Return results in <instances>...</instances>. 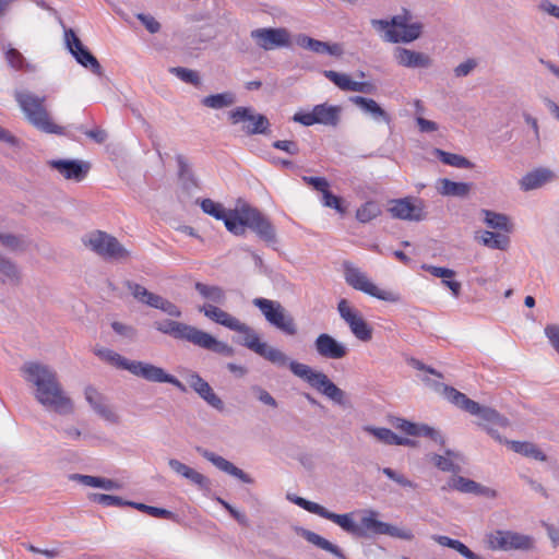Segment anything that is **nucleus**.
Returning a JSON list of instances; mask_svg holds the SVG:
<instances>
[{
  "instance_id": "f257e3e1",
  "label": "nucleus",
  "mask_w": 559,
  "mask_h": 559,
  "mask_svg": "<svg viewBox=\"0 0 559 559\" xmlns=\"http://www.w3.org/2000/svg\"><path fill=\"white\" fill-rule=\"evenodd\" d=\"M22 372L26 381L35 386V399L39 404L58 414L73 412V402L63 391L52 369L39 362H27L22 367Z\"/></svg>"
},
{
  "instance_id": "f03ea898",
  "label": "nucleus",
  "mask_w": 559,
  "mask_h": 559,
  "mask_svg": "<svg viewBox=\"0 0 559 559\" xmlns=\"http://www.w3.org/2000/svg\"><path fill=\"white\" fill-rule=\"evenodd\" d=\"M155 326L164 334L171 335L178 340H186L199 347L226 356H231L234 354V349L226 343L219 342L211 334L186 323L164 320L162 322H156Z\"/></svg>"
},
{
  "instance_id": "7ed1b4c3",
  "label": "nucleus",
  "mask_w": 559,
  "mask_h": 559,
  "mask_svg": "<svg viewBox=\"0 0 559 559\" xmlns=\"http://www.w3.org/2000/svg\"><path fill=\"white\" fill-rule=\"evenodd\" d=\"M444 395L449 402L460 409L471 415L479 416L480 421L478 425L484 427L492 438L500 442L502 441L495 427H507L509 424L507 418L490 407L479 405L452 386H444Z\"/></svg>"
},
{
  "instance_id": "20e7f679",
  "label": "nucleus",
  "mask_w": 559,
  "mask_h": 559,
  "mask_svg": "<svg viewBox=\"0 0 559 559\" xmlns=\"http://www.w3.org/2000/svg\"><path fill=\"white\" fill-rule=\"evenodd\" d=\"M371 25L379 32H383V39L389 43H411L416 40L423 31V25L412 22L411 14H403L389 20H371Z\"/></svg>"
},
{
  "instance_id": "39448f33",
  "label": "nucleus",
  "mask_w": 559,
  "mask_h": 559,
  "mask_svg": "<svg viewBox=\"0 0 559 559\" xmlns=\"http://www.w3.org/2000/svg\"><path fill=\"white\" fill-rule=\"evenodd\" d=\"M15 98L28 121L38 130L51 134L63 133V128L51 120L46 109V97L29 92H20Z\"/></svg>"
},
{
  "instance_id": "423d86ee",
  "label": "nucleus",
  "mask_w": 559,
  "mask_h": 559,
  "mask_svg": "<svg viewBox=\"0 0 559 559\" xmlns=\"http://www.w3.org/2000/svg\"><path fill=\"white\" fill-rule=\"evenodd\" d=\"M338 526L356 537L383 535L386 523L378 520V512L373 510L354 511L341 514Z\"/></svg>"
},
{
  "instance_id": "0eeeda50",
  "label": "nucleus",
  "mask_w": 559,
  "mask_h": 559,
  "mask_svg": "<svg viewBox=\"0 0 559 559\" xmlns=\"http://www.w3.org/2000/svg\"><path fill=\"white\" fill-rule=\"evenodd\" d=\"M292 372L305 380L313 389L337 404L344 403V392L334 384L325 373L313 370L310 366L298 361H290Z\"/></svg>"
},
{
  "instance_id": "6e6552de",
  "label": "nucleus",
  "mask_w": 559,
  "mask_h": 559,
  "mask_svg": "<svg viewBox=\"0 0 559 559\" xmlns=\"http://www.w3.org/2000/svg\"><path fill=\"white\" fill-rule=\"evenodd\" d=\"M343 266L345 282L354 289L374 297L379 300L390 302L400 301L399 294L379 288L359 267H356L349 262H345Z\"/></svg>"
},
{
  "instance_id": "1a4fd4ad",
  "label": "nucleus",
  "mask_w": 559,
  "mask_h": 559,
  "mask_svg": "<svg viewBox=\"0 0 559 559\" xmlns=\"http://www.w3.org/2000/svg\"><path fill=\"white\" fill-rule=\"evenodd\" d=\"M82 241L85 247L105 259L122 260L129 257L123 246L109 234L102 230H94L86 234Z\"/></svg>"
},
{
  "instance_id": "9d476101",
  "label": "nucleus",
  "mask_w": 559,
  "mask_h": 559,
  "mask_svg": "<svg viewBox=\"0 0 559 559\" xmlns=\"http://www.w3.org/2000/svg\"><path fill=\"white\" fill-rule=\"evenodd\" d=\"M253 305L263 313L266 321L287 335H295L297 326L294 318L286 313L284 307L278 302L266 298H254Z\"/></svg>"
},
{
  "instance_id": "9b49d317",
  "label": "nucleus",
  "mask_w": 559,
  "mask_h": 559,
  "mask_svg": "<svg viewBox=\"0 0 559 559\" xmlns=\"http://www.w3.org/2000/svg\"><path fill=\"white\" fill-rule=\"evenodd\" d=\"M342 108L326 103L316 105L311 111H298L293 120L302 126L324 124L335 127L340 121Z\"/></svg>"
},
{
  "instance_id": "f8f14e48",
  "label": "nucleus",
  "mask_w": 559,
  "mask_h": 559,
  "mask_svg": "<svg viewBox=\"0 0 559 559\" xmlns=\"http://www.w3.org/2000/svg\"><path fill=\"white\" fill-rule=\"evenodd\" d=\"M487 545L491 550H528L533 548V538L512 531L497 530L487 535Z\"/></svg>"
},
{
  "instance_id": "ddd939ff",
  "label": "nucleus",
  "mask_w": 559,
  "mask_h": 559,
  "mask_svg": "<svg viewBox=\"0 0 559 559\" xmlns=\"http://www.w3.org/2000/svg\"><path fill=\"white\" fill-rule=\"evenodd\" d=\"M340 317L348 325L353 335L361 341L369 342L372 338V328L366 322L361 312L354 308L347 299H341L337 304Z\"/></svg>"
},
{
  "instance_id": "4468645a",
  "label": "nucleus",
  "mask_w": 559,
  "mask_h": 559,
  "mask_svg": "<svg viewBox=\"0 0 559 559\" xmlns=\"http://www.w3.org/2000/svg\"><path fill=\"white\" fill-rule=\"evenodd\" d=\"M229 120L233 124L242 123V130L247 134L264 133L270 122L267 118L261 114H255L249 107H237L229 112Z\"/></svg>"
},
{
  "instance_id": "2eb2a0df",
  "label": "nucleus",
  "mask_w": 559,
  "mask_h": 559,
  "mask_svg": "<svg viewBox=\"0 0 559 559\" xmlns=\"http://www.w3.org/2000/svg\"><path fill=\"white\" fill-rule=\"evenodd\" d=\"M127 285L133 297L140 302L145 304L152 308L159 309L170 317L179 318L181 316L180 309L171 301L163 298L159 295L148 292L140 284L128 282Z\"/></svg>"
},
{
  "instance_id": "dca6fc26",
  "label": "nucleus",
  "mask_w": 559,
  "mask_h": 559,
  "mask_svg": "<svg viewBox=\"0 0 559 559\" xmlns=\"http://www.w3.org/2000/svg\"><path fill=\"white\" fill-rule=\"evenodd\" d=\"M388 211L392 217L403 221L418 222L425 218L423 201L411 197L391 200Z\"/></svg>"
},
{
  "instance_id": "f3484780",
  "label": "nucleus",
  "mask_w": 559,
  "mask_h": 559,
  "mask_svg": "<svg viewBox=\"0 0 559 559\" xmlns=\"http://www.w3.org/2000/svg\"><path fill=\"white\" fill-rule=\"evenodd\" d=\"M250 36L257 46L264 50H273L290 45V34L284 27L257 28L251 31Z\"/></svg>"
},
{
  "instance_id": "a211bd4d",
  "label": "nucleus",
  "mask_w": 559,
  "mask_h": 559,
  "mask_svg": "<svg viewBox=\"0 0 559 559\" xmlns=\"http://www.w3.org/2000/svg\"><path fill=\"white\" fill-rule=\"evenodd\" d=\"M64 40L68 49L81 66L91 69V71L97 75L102 74V67L99 62L82 44L81 39L72 28L64 31Z\"/></svg>"
},
{
  "instance_id": "6ab92c4d",
  "label": "nucleus",
  "mask_w": 559,
  "mask_h": 559,
  "mask_svg": "<svg viewBox=\"0 0 559 559\" xmlns=\"http://www.w3.org/2000/svg\"><path fill=\"white\" fill-rule=\"evenodd\" d=\"M129 372L151 382L170 383L178 388L180 391H186L185 385L177 378L166 373L163 368L147 362L132 360V364H130Z\"/></svg>"
},
{
  "instance_id": "aec40b11",
  "label": "nucleus",
  "mask_w": 559,
  "mask_h": 559,
  "mask_svg": "<svg viewBox=\"0 0 559 559\" xmlns=\"http://www.w3.org/2000/svg\"><path fill=\"white\" fill-rule=\"evenodd\" d=\"M48 165L56 169L64 179L76 182L82 181L90 170L87 163L74 159H51L48 162Z\"/></svg>"
},
{
  "instance_id": "412c9836",
  "label": "nucleus",
  "mask_w": 559,
  "mask_h": 559,
  "mask_svg": "<svg viewBox=\"0 0 559 559\" xmlns=\"http://www.w3.org/2000/svg\"><path fill=\"white\" fill-rule=\"evenodd\" d=\"M314 348L319 356L326 359H342L348 353L347 347L343 343L328 333H321L317 336Z\"/></svg>"
},
{
  "instance_id": "4be33fe9",
  "label": "nucleus",
  "mask_w": 559,
  "mask_h": 559,
  "mask_svg": "<svg viewBox=\"0 0 559 559\" xmlns=\"http://www.w3.org/2000/svg\"><path fill=\"white\" fill-rule=\"evenodd\" d=\"M247 223L250 229L266 242H275L276 234L271 222L265 218L257 209L249 206Z\"/></svg>"
},
{
  "instance_id": "5701e85b",
  "label": "nucleus",
  "mask_w": 559,
  "mask_h": 559,
  "mask_svg": "<svg viewBox=\"0 0 559 559\" xmlns=\"http://www.w3.org/2000/svg\"><path fill=\"white\" fill-rule=\"evenodd\" d=\"M323 75L342 91L371 93L374 90V86L371 83L354 81L348 74L345 73H338L333 70H325Z\"/></svg>"
},
{
  "instance_id": "b1692460",
  "label": "nucleus",
  "mask_w": 559,
  "mask_h": 559,
  "mask_svg": "<svg viewBox=\"0 0 559 559\" xmlns=\"http://www.w3.org/2000/svg\"><path fill=\"white\" fill-rule=\"evenodd\" d=\"M187 381L190 388L193 389L209 405L218 411L224 408L223 401L214 393L211 385L198 373H191Z\"/></svg>"
},
{
  "instance_id": "393cba45",
  "label": "nucleus",
  "mask_w": 559,
  "mask_h": 559,
  "mask_svg": "<svg viewBox=\"0 0 559 559\" xmlns=\"http://www.w3.org/2000/svg\"><path fill=\"white\" fill-rule=\"evenodd\" d=\"M396 428L408 436H425L443 447L445 441L442 435L428 425H417L406 419H397Z\"/></svg>"
},
{
  "instance_id": "a878e982",
  "label": "nucleus",
  "mask_w": 559,
  "mask_h": 559,
  "mask_svg": "<svg viewBox=\"0 0 559 559\" xmlns=\"http://www.w3.org/2000/svg\"><path fill=\"white\" fill-rule=\"evenodd\" d=\"M85 399L102 418L112 424L118 423V416L107 405L105 397L95 388L87 386L85 389Z\"/></svg>"
},
{
  "instance_id": "bb28decb",
  "label": "nucleus",
  "mask_w": 559,
  "mask_h": 559,
  "mask_svg": "<svg viewBox=\"0 0 559 559\" xmlns=\"http://www.w3.org/2000/svg\"><path fill=\"white\" fill-rule=\"evenodd\" d=\"M297 44L318 55H331L335 57H340L343 53V48L340 44H330L326 41H321L314 38H311L307 35H299L297 38Z\"/></svg>"
},
{
  "instance_id": "cd10ccee",
  "label": "nucleus",
  "mask_w": 559,
  "mask_h": 559,
  "mask_svg": "<svg viewBox=\"0 0 559 559\" xmlns=\"http://www.w3.org/2000/svg\"><path fill=\"white\" fill-rule=\"evenodd\" d=\"M249 213V205H245L239 210L228 211L224 221L225 227L234 235L240 236L246 233L248 226L247 217Z\"/></svg>"
},
{
  "instance_id": "c85d7f7f",
  "label": "nucleus",
  "mask_w": 559,
  "mask_h": 559,
  "mask_svg": "<svg viewBox=\"0 0 559 559\" xmlns=\"http://www.w3.org/2000/svg\"><path fill=\"white\" fill-rule=\"evenodd\" d=\"M394 56L399 64L406 68H425L430 64L428 56L406 48H396Z\"/></svg>"
},
{
  "instance_id": "c756f323",
  "label": "nucleus",
  "mask_w": 559,
  "mask_h": 559,
  "mask_svg": "<svg viewBox=\"0 0 559 559\" xmlns=\"http://www.w3.org/2000/svg\"><path fill=\"white\" fill-rule=\"evenodd\" d=\"M200 452L204 459L213 463L221 471L241 479L243 483H251L250 477L246 473H243L240 468L236 467L226 459L207 450H203Z\"/></svg>"
},
{
  "instance_id": "7c9ffc66",
  "label": "nucleus",
  "mask_w": 559,
  "mask_h": 559,
  "mask_svg": "<svg viewBox=\"0 0 559 559\" xmlns=\"http://www.w3.org/2000/svg\"><path fill=\"white\" fill-rule=\"evenodd\" d=\"M552 178L554 174L551 170L547 168H537L522 177L520 180V187L524 191L534 190L551 181Z\"/></svg>"
},
{
  "instance_id": "2f4dec72",
  "label": "nucleus",
  "mask_w": 559,
  "mask_h": 559,
  "mask_svg": "<svg viewBox=\"0 0 559 559\" xmlns=\"http://www.w3.org/2000/svg\"><path fill=\"white\" fill-rule=\"evenodd\" d=\"M200 311L204 313L210 320L228 328L229 330L239 328L238 319L222 310L212 304H205L200 308Z\"/></svg>"
},
{
  "instance_id": "473e14b6",
  "label": "nucleus",
  "mask_w": 559,
  "mask_h": 559,
  "mask_svg": "<svg viewBox=\"0 0 559 559\" xmlns=\"http://www.w3.org/2000/svg\"><path fill=\"white\" fill-rule=\"evenodd\" d=\"M349 100L358 106L362 111L369 114L376 120H383L390 122V116L380 107V105L372 98L362 96H352Z\"/></svg>"
},
{
  "instance_id": "72a5a7b5",
  "label": "nucleus",
  "mask_w": 559,
  "mask_h": 559,
  "mask_svg": "<svg viewBox=\"0 0 559 559\" xmlns=\"http://www.w3.org/2000/svg\"><path fill=\"white\" fill-rule=\"evenodd\" d=\"M471 183L455 182L447 178L439 179L437 190L442 195L448 197H465L471 191Z\"/></svg>"
},
{
  "instance_id": "f704fd0d",
  "label": "nucleus",
  "mask_w": 559,
  "mask_h": 559,
  "mask_svg": "<svg viewBox=\"0 0 559 559\" xmlns=\"http://www.w3.org/2000/svg\"><path fill=\"white\" fill-rule=\"evenodd\" d=\"M238 325L239 328L233 329V331L242 334L241 344L253 350L255 354L261 353L265 343L260 340V336L247 324L238 321Z\"/></svg>"
},
{
  "instance_id": "c9c22d12",
  "label": "nucleus",
  "mask_w": 559,
  "mask_h": 559,
  "mask_svg": "<svg viewBox=\"0 0 559 559\" xmlns=\"http://www.w3.org/2000/svg\"><path fill=\"white\" fill-rule=\"evenodd\" d=\"M95 354L107 364L114 366L117 369L128 370L130 371V364L132 360H129L109 348H98L95 350Z\"/></svg>"
},
{
  "instance_id": "e433bc0d",
  "label": "nucleus",
  "mask_w": 559,
  "mask_h": 559,
  "mask_svg": "<svg viewBox=\"0 0 559 559\" xmlns=\"http://www.w3.org/2000/svg\"><path fill=\"white\" fill-rule=\"evenodd\" d=\"M507 443L516 453L537 461H546V455L532 442L507 441Z\"/></svg>"
},
{
  "instance_id": "4c0bfd02",
  "label": "nucleus",
  "mask_w": 559,
  "mask_h": 559,
  "mask_svg": "<svg viewBox=\"0 0 559 559\" xmlns=\"http://www.w3.org/2000/svg\"><path fill=\"white\" fill-rule=\"evenodd\" d=\"M483 213L485 215V223L490 228L502 230L504 233H510L512 230V225L507 215L499 214L489 210H483Z\"/></svg>"
},
{
  "instance_id": "58836bf2",
  "label": "nucleus",
  "mask_w": 559,
  "mask_h": 559,
  "mask_svg": "<svg viewBox=\"0 0 559 559\" xmlns=\"http://www.w3.org/2000/svg\"><path fill=\"white\" fill-rule=\"evenodd\" d=\"M194 287L203 298L212 301L213 304H223L225 301V293L218 286H211L198 282Z\"/></svg>"
},
{
  "instance_id": "ea45409f",
  "label": "nucleus",
  "mask_w": 559,
  "mask_h": 559,
  "mask_svg": "<svg viewBox=\"0 0 559 559\" xmlns=\"http://www.w3.org/2000/svg\"><path fill=\"white\" fill-rule=\"evenodd\" d=\"M235 102V96L231 93H221L215 95L206 96L202 99V104L205 107L221 109L224 107H228L233 105Z\"/></svg>"
},
{
  "instance_id": "a19ab883",
  "label": "nucleus",
  "mask_w": 559,
  "mask_h": 559,
  "mask_svg": "<svg viewBox=\"0 0 559 559\" xmlns=\"http://www.w3.org/2000/svg\"><path fill=\"white\" fill-rule=\"evenodd\" d=\"M480 239L485 246L491 249L506 250L510 243V239L507 235L495 234L487 230L483 233Z\"/></svg>"
},
{
  "instance_id": "79ce46f5",
  "label": "nucleus",
  "mask_w": 559,
  "mask_h": 559,
  "mask_svg": "<svg viewBox=\"0 0 559 559\" xmlns=\"http://www.w3.org/2000/svg\"><path fill=\"white\" fill-rule=\"evenodd\" d=\"M455 456L456 454L453 451L447 450L445 456L432 454L430 455V461L438 469L442 472H456L459 471V466L452 461V457Z\"/></svg>"
},
{
  "instance_id": "37998d69",
  "label": "nucleus",
  "mask_w": 559,
  "mask_h": 559,
  "mask_svg": "<svg viewBox=\"0 0 559 559\" xmlns=\"http://www.w3.org/2000/svg\"><path fill=\"white\" fill-rule=\"evenodd\" d=\"M381 214V209L378 205V203L373 201H368L364 203L357 211H356V218L360 223H369L370 221L374 219Z\"/></svg>"
},
{
  "instance_id": "c03bdc74",
  "label": "nucleus",
  "mask_w": 559,
  "mask_h": 559,
  "mask_svg": "<svg viewBox=\"0 0 559 559\" xmlns=\"http://www.w3.org/2000/svg\"><path fill=\"white\" fill-rule=\"evenodd\" d=\"M436 155L442 163L453 167L469 168L472 166L471 162L462 155L448 153L439 148L436 150Z\"/></svg>"
},
{
  "instance_id": "a18cd8bd",
  "label": "nucleus",
  "mask_w": 559,
  "mask_h": 559,
  "mask_svg": "<svg viewBox=\"0 0 559 559\" xmlns=\"http://www.w3.org/2000/svg\"><path fill=\"white\" fill-rule=\"evenodd\" d=\"M432 539L443 547H449L456 550L462 556H473V551L466 545H464L462 542L457 539H452L443 535H433Z\"/></svg>"
},
{
  "instance_id": "49530a36",
  "label": "nucleus",
  "mask_w": 559,
  "mask_h": 559,
  "mask_svg": "<svg viewBox=\"0 0 559 559\" xmlns=\"http://www.w3.org/2000/svg\"><path fill=\"white\" fill-rule=\"evenodd\" d=\"M302 536L306 538L307 542L313 544L314 546L326 550L331 554L338 555L340 550L338 548L330 543L328 539L323 538L319 534L311 532V531H304Z\"/></svg>"
},
{
  "instance_id": "de8ad7c7",
  "label": "nucleus",
  "mask_w": 559,
  "mask_h": 559,
  "mask_svg": "<svg viewBox=\"0 0 559 559\" xmlns=\"http://www.w3.org/2000/svg\"><path fill=\"white\" fill-rule=\"evenodd\" d=\"M304 509L310 513H313L323 519L330 520L337 525H338L340 520H342L341 514L331 512V511L326 510L324 507H322L321 504L313 502V501L307 500L305 502Z\"/></svg>"
},
{
  "instance_id": "09e8293b",
  "label": "nucleus",
  "mask_w": 559,
  "mask_h": 559,
  "mask_svg": "<svg viewBox=\"0 0 559 559\" xmlns=\"http://www.w3.org/2000/svg\"><path fill=\"white\" fill-rule=\"evenodd\" d=\"M449 486L461 492H480L479 484L462 476L453 477L450 480Z\"/></svg>"
},
{
  "instance_id": "8fccbe9b",
  "label": "nucleus",
  "mask_w": 559,
  "mask_h": 559,
  "mask_svg": "<svg viewBox=\"0 0 559 559\" xmlns=\"http://www.w3.org/2000/svg\"><path fill=\"white\" fill-rule=\"evenodd\" d=\"M365 430L385 444H395L399 436L389 428L365 427Z\"/></svg>"
},
{
  "instance_id": "3c124183",
  "label": "nucleus",
  "mask_w": 559,
  "mask_h": 559,
  "mask_svg": "<svg viewBox=\"0 0 559 559\" xmlns=\"http://www.w3.org/2000/svg\"><path fill=\"white\" fill-rule=\"evenodd\" d=\"M128 506H131V507H133L142 512H145L148 515L154 516V518H159V519H173L174 518V513L166 509L152 507V506H147L144 503H138V502H129Z\"/></svg>"
},
{
  "instance_id": "603ef678",
  "label": "nucleus",
  "mask_w": 559,
  "mask_h": 559,
  "mask_svg": "<svg viewBox=\"0 0 559 559\" xmlns=\"http://www.w3.org/2000/svg\"><path fill=\"white\" fill-rule=\"evenodd\" d=\"M258 355L278 366H285L288 362V358L283 352L269 346L266 343L264 344L263 350Z\"/></svg>"
},
{
  "instance_id": "864d4df0",
  "label": "nucleus",
  "mask_w": 559,
  "mask_h": 559,
  "mask_svg": "<svg viewBox=\"0 0 559 559\" xmlns=\"http://www.w3.org/2000/svg\"><path fill=\"white\" fill-rule=\"evenodd\" d=\"M201 209L204 213L215 217L216 219L225 218V215L228 212L221 203H217L211 199L202 200Z\"/></svg>"
},
{
  "instance_id": "5fc2aeb1",
  "label": "nucleus",
  "mask_w": 559,
  "mask_h": 559,
  "mask_svg": "<svg viewBox=\"0 0 559 559\" xmlns=\"http://www.w3.org/2000/svg\"><path fill=\"white\" fill-rule=\"evenodd\" d=\"M88 499L99 504L109 506H128L129 501H123L120 497L106 495V493H90Z\"/></svg>"
},
{
  "instance_id": "6e6d98bb",
  "label": "nucleus",
  "mask_w": 559,
  "mask_h": 559,
  "mask_svg": "<svg viewBox=\"0 0 559 559\" xmlns=\"http://www.w3.org/2000/svg\"><path fill=\"white\" fill-rule=\"evenodd\" d=\"M322 203L324 206L334 209L341 214L345 213V207L342 205V199L334 195L330 189L322 194Z\"/></svg>"
},
{
  "instance_id": "4d7b16f0",
  "label": "nucleus",
  "mask_w": 559,
  "mask_h": 559,
  "mask_svg": "<svg viewBox=\"0 0 559 559\" xmlns=\"http://www.w3.org/2000/svg\"><path fill=\"white\" fill-rule=\"evenodd\" d=\"M171 71L174 73H176V75L186 83H190L193 85L200 84L199 74L193 70L179 67V68H174Z\"/></svg>"
},
{
  "instance_id": "13d9d810",
  "label": "nucleus",
  "mask_w": 559,
  "mask_h": 559,
  "mask_svg": "<svg viewBox=\"0 0 559 559\" xmlns=\"http://www.w3.org/2000/svg\"><path fill=\"white\" fill-rule=\"evenodd\" d=\"M383 535H389L405 540H412L414 538V534L409 528L397 527L388 523Z\"/></svg>"
},
{
  "instance_id": "bf43d9fd",
  "label": "nucleus",
  "mask_w": 559,
  "mask_h": 559,
  "mask_svg": "<svg viewBox=\"0 0 559 559\" xmlns=\"http://www.w3.org/2000/svg\"><path fill=\"white\" fill-rule=\"evenodd\" d=\"M302 180L307 185H309L313 189H316L317 191L321 192L322 194L325 193L326 190H329V188H330V185H329L328 180L324 177H308V176H304Z\"/></svg>"
},
{
  "instance_id": "052dcab7",
  "label": "nucleus",
  "mask_w": 559,
  "mask_h": 559,
  "mask_svg": "<svg viewBox=\"0 0 559 559\" xmlns=\"http://www.w3.org/2000/svg\"><path fill=\"white\" fill-rule=\"evenodd\" d=\"M545 334L548 337L551 346L559 354V325L558 324H548L545 328Z\"/></svg>"
},
{
  "instance_id": "680f3d73",
  "label": "nucleus",
  "mask_w": 559,
  "mask_h": 559,
  "mask_svg": "<svg viewBox=\"0 0 559 559\" xmlns=\"http://www.w3.org/2000/svg\"><path fill=\"white\" fill-rule=\"evenodd\" d=\"M5 57L12 68L16 70H21L23 68L24 58L19 50L11 48L7 51Z\"/></svg>"
},
{
  "instance_id": "e2e57ef3",
  "label": "nucleus",
  "mask_w": 559,
  "mask_h": 559,
  "mask_svg": "<svg viewBox=\"0 0 559 559\" xmlns=\"http://www.w3.org/2000/svg\"><path fill=\"white\" fill-rule=\"evenodd\" d=\"M0 272L8 280L17 278V271H16L15 265L11 261L3 259L1 255H0Z\"/></svg>"
},
{
  "instance_id": "0e129e2a",
  "label": "nucleus",
  "mask_w": 559,
  "mask_h": 559,
  "mask_svg": "<svg viewBox=\"0 0 559 559\" xmlns=\"http://www.w3.org/2000/svg\"><path fill=\"white\" fill-rule=\"evenodd\" d=\"M273 146L277 150L284 151L290 155H296L299 152V147L296 142L289 140H278L273 143Z\"/></svg>"
},
{
  "instance_id": "69168bd1",
  "label": "nucleus",
  "mask_w": 559,
  "mask_h": 559,
  "mask_svg": "<svg viewBox=\"0 0 559 559\" xmlns=\"http://www.w3.org/2000/svg\"><path fill=\"white\" fill-rule=\"evenodd\" d=\"M424 267L433 276L442 278V282L445 278H452L455 275V272L453 270L442 266L428 265Z\"/></svg>"
},
{
  "instance_id": "338daca9",
  "label": "nucleus",
  "mask_w": 559,
  "mask_h": 559,
  "mask_svg": "<svg viewBox=\"0 0 559 559\" xmlns=\"http://www.w3.org/2000/svg\"><path fill=\"white\" fill-rule=\"evenodd\" d=\"M138 19L142 22V24L146 27V29L155 34L160 29V24L151 15L147 14H139Z\"/></svg>"
},
{
  "instance_id": "774afa93",
  "label": "nucleus",
  "mask_w": 559,
  "mask_h": 559,
  "mask_svg": "<svg viewBox=\"0 0 559 559\" xmlns=\"http://www.w3.org/2000/svg\"><path fill=\"white\" fill-rule=\"evenodd\" d=\"M383 474L403 487H414V484L411 480L389 467L383 468Z\"/></svg>"
}]
</instances>
